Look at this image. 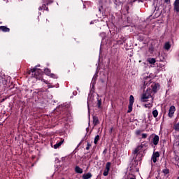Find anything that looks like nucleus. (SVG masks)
Returning <instances> with one entry per match:
<instances>
[{
  "instance_id": "nucleus-7",
  "label": "nucleus",
  "mask_w": 179,
  "mask_h": 179,
  "mask_svg": "<svg viewBox=\"0 0 179 179\" xmlns=\"http://www.w3.org/2000/svg\"><path fill=\"white\" fill-rule=\"evenodd\" d=\"M44 73L50 78H52V79H58V76L54 73H51V70L49 69H45Z\"/></svg>"
},
{
  "instance_id": "nucleus-10",
  "label": "nucleus",
  "mask_w": 179,
  "mask_h": 179,
  "mask_svg": "<svg viewBox=\"0 0 179 179\" xmlns=\"http://www.w3.org/2000/svg\"><path fill=\"white\" fill-rule=\"evenodd\" d=\"M173 10L179 12V0H176L173 3Z\"/></svg>"
},
{
  "instance_id": "nucleus-27",
  "label": "nucleus",
  "mask_w": 179,
  "mask_h": 179,
  "mask_svg": "<svg viewBox=\"0 0 179 179\" xmlns=\"http://www.w3.org/2000/svg\"><path fill=\"white\" fill-rule=\"evenodd\" d=\"M111 165V164L110 162H108L106 165V169L108 171H110V166Z\"/></svg>"
},
{
  "instance_id": "nucleus-19",
  "label": "nucleus",
  "mask_w": 179,
  "mask_h": 179,
  "mask_svg": "<svg viewBox=\"0 0 179 179\" xmlns=\"http://www.w3.org/2000/svg\"><path fill=\"white\" fill-rule=\"evenodd\" d=\"M97 79V76H94L93 78H92V83H91V85L92 86V88L94 87V85H96V80Z\"/></svg>"
},
{
  "instance_id": "nucleus-13",
  "label": "nucleus",
  "mask_w": 179,
  "mask_h": 179,
  "mask_svg": "<svg viewBox=\"0 0 179 179\" xmlns=\"http://www.w3.org/2000/svg\"><path fill=\"white\" fill-rule=\"evenodd\" d=\"M64 139H61L59 142L53 145L54 149H58V148H59V146L64 143Z\"/></svg>"
},
{
  "instance_id": "nucleus-9",
  "label": "nucleus",
  "mask_w": 179,
  "mask_h": 179,
  "mask_svg": "<svg viewBox=\"0 0 179 179\" xmlns=\"http://www.w3.org/2000/svg\"><path fill=\"white\" fill-rule=\"evenodd\" d=\"M174 113H176V107L174 106H172L169 108V117H170L171 118V117H173V115H174Z\"/></svg>"
},
{
  "instance_id": "nucleus-14",
  "label": "nucleus",
  "mask_w": 179,
  "mask_h": 179,
  "mask_svg": "<svg viewBox=\"0 0 179 179\" xmlns=\"http://www.w3.org/2000/svg\"><path fill=\"white\" fill-rule=\"evenodd\" d=\"M0 30H1V31H3L4 33H8L10 31V29L5 26H1Z\"/></svg>"
},
{
  "instance_id": "nucleus-17",
  "label": "nucleus",
  "mask_w": 179,
  "mask_h": 179,
  "mask_svg": "<svg viewBox=\"0 0 179 179\" xmlns=\"http://www.w3.org/2000/svg\"><path fill=\"white\" fill-rule=\"evenodd\" d=\"M92 178V173H87L83 175V179Z\"/></svg>"
},
{
  "instance_id": "nucleus-45",
  "label": "nucleus",
  "mask_w": 179,
  "mask_h": 179,
  "mask_svg": "<svg viewBox=\"0 0 179 179\" xmlns=\"http://www.w3.org/2000/svg\"><path fill=\"white\" fill-rule=\"evenodd\" d=\"M41 92H44V90H41Z\"/></svg>"
},
{
  "instance_id": "nucleus-26",
  "label": "nucleus",
  "mask_w": 179,
  "mask_h": 179,
  "mask_svg": "<svg viewBox=\"0 0 179 179\" xmlns=\"http://www.w3.org/2000/svg\"><path fill=\"white\" fill-rule=\"evenodd\" d=\"M132 106H134V103H129L128 106V110L127 113H131L132 111Z\"/></svg>"
},
{
  "instance_id": "nucleus-11",
  "label": "nucleus",
  "mask_w": 179,
  "mask_h": 179,
  "mask_svg": "<svg viewBox=\"0 0 179 179\" xmlns=\"http://www.w3.org/2000/svg\"><path fill=\"white\" fill-rule=\"evenodd\" d=\"M152 92H154V93L157 92V90H159V87H160V85H159V83H155L153 85H152Z\"/></svg>"
},
{
  "instance_id": "nucleus-49",
  "label": "nucleus",
  "mask_w": 179,
  "mask_h": 179,
  "mask_svg": "<svg viewBox=\"0 0 179 179\" xmlns=\"http://www.w3.org/2000/svg\"><path fill=\"white\" fill-rule=\"evenodd\" d=\"M19 1H22V0H19Z\"/></svg>"
},
{
  "instance_id": "nucleus-40",
  "label": "nucleus",
  "mask_w": 179,
  "mask_h": 179,
  "mask_svg": "<svg viewBox=\"0 0 179 179\" xmlns=\"http://www.w3.org/2000/svg\"><path fill=\"white\" fill-rule=\"evenodd\" d=\"M90 24H93V21H92V22H90Z\"/></svg>"
},
{
  "instance_id": "nucleus-24",
  "label": "nucleus",
  "mask_w": 179,
  "mask_h": 179,
  "mask_svg": "<svg viewBox=\"0 0 179 179\" xmlns=\"http://www.w3.org/2000/svg\"><path fill=\"white\" fill-rule=\"evenodd\" d=\"M135 99L134 98V96L131 95L129 96V104H134Z\"/></svg>"
},
{
  "instance_id": "nucleus-15",
  "label": "nucleus",
  "mask_w": 179,
  "mask_h": 179,
  "mask_svg": "<svg viewBox=\"0 0 179 179\" xmlns=\"http://www.w3.org/2000/svg\"><path fill=\"white\" fill-rule=\"evenodd\" d=\"M147 62H149L151 64V65H155L156 64V59L155 58H148L147 59Z\"/></svg>"
},
{
  "instance_id": "nucleus-44",
  "label": "nucleus",
  "mask_w": 179,
  "mask_h": 179,
  "mask_svg": "<svg viewBox=\"0 0 179 179\" xmlns=\"http://www.w3.org/2000/svg\"><path fill=\"white\" fill-rule=\"evenodd\" d=\"M38 13H39V15H41V13L39 12Z\"/></svg>"
},
{
  "instance_id": "nucleus-36",
  "label": "nucleus",
  "mask_w": 179,
  "mask_h": 179,
  "mask_svg": "<svg viewBox=\"0 0 179 179\" xmlns=\"http://www.w3.org/2000/svg\"><path fill=\"white\" fill-rule=\"evenodd\" d=\"M100 36H101V37H106V33L102 32V33L100 34Z\"/></svg>"
},
{
  "instance_id": "nucleus-5",
  "label": "nucleus",
  "mask_w": 179,
  "mask_h": 179,
  "mask_svg": "<svg viewBox=\"0 0 179 179\" xmlns=\"http://www.w3.org/2000/svg\"><path fill=\"white\" fill-rule=\"evenodd\" d=\"M147 146V144L145 143H142L140 145H138L137 148L133 151L134 155H136L137 153H141L143 150V149H145Z\"/></svg>"
},
{
  "instance_id": "nucleus-35",
  "label": "nucleus",
  "mask_w": 179,
  "mask_h": 179,
  "mask_svg": "<svg viewBox=\"0 0 179 179\" xmlns=\"http://www.w3.org/2000/svg\"><path fill=\"white\" fill-rule=\"evenodd\" d=\"M41 80L42 82H44V83H45L46 85H50V83L47 80L42 79Z\"/></svg>"
},
{
  "instance_id": "nucleus-37",
  "label": "nucleus",
  "mask_w": 179,
  "mask_h": 179,
  "mask_svg": "<svg viewBox=\"0 0 179 179\" xmlns=\"http://www.w3.org/2000/svg\"><path fill=\"white\" fill-rule=\"evenodd\" d=\"M165 3H170V0H164Z\"/></svg>"
},
{
  "instance_id": "nucleus-41",
  "label": "nucleus",
  "mask_w": 179,
  "mask_h": 179,
  "mask_svg": "<svg viewBox=\"0 0 179 179\" xmlns=\"http://www.w3.org/2000/svg\"><path fill=\"white\" fill-rule=\"evenodd\" d=\"M102 83H104V80H101Z\"/></svg>"
},
{
  "instance_id": "nucleus-39",
  "label": "nucleus",
  "mask_w": 179,
  "mask_h": 179,
  "mask_svg": "<svg viewBox=\"0 0 179 179\" xmlns=\"http://www.w3.org/2000/svg\"><path fill=\"white\" fill-rule=\"evenodd\" d=\"M73 94L74 96H76V94H78V92H73Z\"/></svg>"
},
{
  "instance_id": "nucleus-22",
  "label": "nucleus",
  "mask_w": 179,
  "mask_h": 179,
  "mask_svg": "<svg viewBox=\"0 0 179 179\" xmlns=\"http://www.w3.org/2000/svg\"><path fill=\"white\" fill-rule=\"evenodd\" d=\"M152 115H153L154 118L157 117V116L159 115V112L157 111V110L155 109L152 111Z\"/></svg>"
},
{
  "instance_id": "nucleus-33",
  "label": "nucleus",
  "mask_w": 179,
  "mask_h": 179,
  "mask_svg": "<svg viewBox=\"0 0 179 179\" xmlns=\"http://www.w3.org/2000/svg\"><path fill=\"white\" fill-rule=\"evenodd\" d=\"M63 106L62 105H59L57 108H56V111H58L59 110H62L63 108Z\"/></svg>"
},
{
  "instance_id": "nucleus-34",
  "label": "nucleus",
  "mask_w": 179,
  "mask_h": 179,
  "mask_svg": "<svg viewBox=\"0 0 179 179\" xmlns=\"http://www.w3.org/2000/svg\"><path fill=\"white\" fill-rule=\"evenodd\" d=\"M92 145H90V143H87V147H86V150H89V149H90V147H91Z\"/></svg>"
},
{
  "instance_id": "nucleus-18",
  "label": "nucleus",
  "mask_w": 179,
  "mask_h": 179,
  "mask_svg": "<svg viewBox=\"0 0 179 179\" xmlns=\"http://www.w3.org/2000/svg\"><path fill=\"white\" fill-rule=\"evenodd\" d=\"M145 81H144V85H145L147 86L148 82H151L152 81V78L149 76L147 77H144Z\"/></svg>"
},
{
  "instance_id": "nucleus-32",
  "label": "nucleus",
  "mask_w": 179,
  "mask_h": 179,
  "mask_svg": "<svg viewBox=\"0 0 179 179\" xmlns=\"http://www.w3.org/2000/svg\"><path fill=\"white\" fill-rule=\"evenodd\" d=\"M108 171H107V170L105 169V171H104V172L103 173L104 177H107V176H108Z\"/></svg>"
},
{
  "instance_id": "nucleus-46",
  "label": "nucleus",
  "mask_w": 179,
  "mask_h": 179,
  "mask_svg": "<svg viewBox=\"0 0 179 179\" xmlns=\"http://www.w3.org/2000/svg\"><path fill=\"white\" fill-rule=\"evenodd\" d=\"M77 90H79V88H77Z\"/></svg>"
},
{
  "instance_id": "nucleus-3",
  "label": "nucleus",
  "mask_w": 179,
  "mask_h": 179,
  "mask_svg": "<svg viewBox=\"0 0 179 179\" xmlns=\"http://www.w3.org/2000/svg\"><path fill=\"white\" fill-rule=\"evenodd\" d=\"M43 5L38 8V10H47L48 12L49 5L54 3V0H42Z\"/></svg>"
},
{
  "instance_id": "nucleus-28",
  "label": "nucleus",
  "mask_w": 179,
  "mask_h": 179,
  "mask_svg": "<svg viewBox=\"0 0 179 179\" xmlns=\"http://www.w3.org/2000/svg\"><path fill=\"white\" fill-rule=\"evenodd\" d=\"M162 173H164V174H165V176H166V175L169 174V173H170V171H169L168 169H163Z\"/></svg>"
},
{
  "instance_id": "nucleus-38",
  "label": "nucleus",
  "mask_w": 179,
  "mask_h": 179,
  "mask_svg": "<svg viewBox=\"0 0 179 179\" xmlns=\"http://www.w3.org/2000/svg\"><path fill=\"white\" fill-rule=\"evenodd\" d=\"M48 89H51V88H52V87H55V86H52V85H48Z\"/></svg>"
},
{
  "instance_id": "nucleus-30",
  "label": "nucleus",
  "mask_w": 179,
  "mask_h": 179,
  "mask_svg": "<svg viewBox=\"0 0 179 179\" xmlns=\"http://www.w3.org/2000/svg\"><path fill=\"white\" fill-rule=\"evenodd\" d=\"M174 129L176 131H179V123H177L176 124H175Z\"/></svg>"
},
{
  "instance_id": "nucleus-23",
  "label": "nucleus",
  "mask_w": 179,
  "mask_h": 179,
  "mask_svg": "<svg viewBox=\"0 0 179 179\" xmlns=\"http://www.w3.org/2000/svg\"><path fill=\"white\" fill-rule=\"evenodd\" d=\"M99 140H100V136L99 135L96 136L94 138V143L95 145H97V142H99Z\"/></svg>"
},
{
  "instance_id": "nucleus-1",
  "label": "nucleus",
  "mask_w": 179,
  "mask_h": 179,
  "mask_svg": "<svg viewBox=\"0 0 179 179\" xmlns=\"http://www.w3.org/2000/svg\"><path fill=\"white\" fill-rule=\"evenodd\" d=\"M129 170V175L125 176V179H136L135 178V173H138L139 171V168H138V162L134 161L130 166L129 168H128Z\"/></svg>"
},
{
  "instance_id": "nucleus-2",
  "label": "nucleus",
  "mask_w": 179,
  "mask_h": 179,
  "mask_svg": "<svg viewBox=\"0 0 179 179\" xmlns=\"http://www.w3.org/2000/svg\"><path fill=\"white\" fill-rule=\"evenodd\" d=\"M40 65L36 66L34 68L31 69V72L32 73V76L36 79H41V75H43V70L38 69Z\"/></svg>"
},
{
  "instance_id": "nucleus-16",
  "label": "nucleus",
  "mask_w": 179,
  "mask_h": 179,
  "mask_svg": "<svg viewBox=\"0 0 179 179\" xmlns=\"http://www.w3.org/2000/svg\"><path fill=\"white\" fill-rule=\"evenodd\" d=\"M75 171L78 174H82V173H83V169H82L80 167L76 166L75 168Z\"/></svg>"
},
{
  "instance_id": "nucleus-43",
  "label": "nucleus",
  "mask_w": 179,
  "mask_h": 179,
  "mask_svg": "<svg viewBox=\"0 0 179 179\" xmlns=\"http://www.w3.org/2000/svg\"><path fill=\"white\" fill-rule=\"evenodd\" d=\"M103 153H106V150L103 151Z\"/></svg>"
},
{
  "instance_id": "nucleus-21",
  "label": "nucleus",
  "mask_w": 179,
  "mask_h": 179,
  "mask_svg": "<svg viewBox=\"0 0 179 179\" xmlns=\"http://www.w3.org/2000/svg\"><path fill=\"white\" fill-rule=\"evenodd\" d=\"M93 124L94 125H97L99 124V117H96V116L93 117Z\"/></svg>"
},
{
  "instance_id": "nucleus-42",
  "label": "nucleus",
  "mask_w": 179,
  "mask_h": 179,
  "mask_svg": "<svg viewBox=\"0 0 179 179\" xmlns=\"http://www.w3.org/2000/svg\"><path fill=\"white\" fill-rule=\"evenodd\" d=\"M112 131H113V128L110 129V132H112Z\"/></svg>"
},
{
  "instance_id": "nucleus-8",
  "label": "nucleus",
  "mask_w": 179,
  "mask_h": 179,
  "mask_svg": "<svg viewBox=\"0 0 179 179\" xmlns=\"http://www.w3.org/2000/svg\"><path fill=\"white\" fill-rule=\"evenodd\" d=\"M160 157V153L159 152H155L152 155V160L153 163H156L157 162V158Z\"/></svg>"
},
{
  "instance_id": "nucleus-48",
  "label": "nucleus",
  "mask_w": 179,
  "mask_h": 179,
  "mask_svg": "<svg viewBox=\"0 0 179 179\" xmlns=\"http://www.w3.org/2000/svg\"><path fill=\"white\" fill-rule=\"evenodd\" d=\"M62 179H65V178H62Z\"/></svg>"
},
{
  "instance_id": "nucleus-25",
  "label": "nucleus",
  "mask_w": 179,
  "mask_h": 179,
  "mask_svg": "<svg viewBox=\"0 0 179 179\" xmlns=\"http://www.w3.org/2000/svg\"><path fill=\"white\" fill-rule=\"evenodd\" d=\"M97 106H98V108H101V99H97Z\"/></svg>"
},
{
  "instance_id": "nucleus-47",
  "label": "nucleus",
  "mask_w": 179,
  "mask_h": 179,
  "mask_svg": "<svg viewBox=\"0 0 179 179\" xmlns=\"http://www.w3.org/2000/svg\"><path fill=\"white\" fill-rule=\"evenodd\" d=\"M178 179H179V176L178 177Z\"/></svg>"
},
{
  "instance_id": "nucleus-20",
  "label": "nucleus",
  "mask_w": 179,
  "mask_h": 179,
  "mask_svg": "<svg viewBox=\"0 0 179 179\" xmlns=\"http://www.w3.org/2000/svg\"><path fill=\"white\" fill-rule=\"evenodd\" d=\"M164 48V50H169L170 48H171V45L170 44L169 42H166L165 43Z\"/></svg>"
},
{
  "instance_id": "nucleus-6",
  "label": "nucleus",
  "mask_w": 179,
  "mask_h": 179,
  "mask_svg": "<svg viewBox=\"0 0 179 179\" xmlns=\"http://www.w3.org/2000/svg\"><path fill=\"white\" fill-rule=\"evenodd\" d=\"M93 100H94V96L92 94H89L87 98V108L89 117H90V104L93 103Z\"/></svg>"
},
{
  "instance_id": "nucleus-4",
  "label": "nucleus",
  "mask_w": 179,
  "mask_h": 179,
  "mask_svg": "<svg viewBox=\"0 0 179 179\" xmlns=\"http://www.w3.org/2000/svg\"><path fill=\"white\" fill-rule=\"evenodd\" d=\"M148 99H150V101H153V97H152V95L150 94V90H147L143 93L141 96V101H148Z\"/></svg>"
},
{
  "instance_id": "nucleus-29",
  "label": "nucleus",
  "mask_w": 179,
  "mask_h": 179,
  "mask_svg": "<svg viewBox=\"0 0 179 179\" xmlns=\"http://www.w3.org/2000/svg\"><path fill=\"white\" fill-rule=\"evenodd\" d=\"M141 138L143 139H146V138H148V134H145V133L142 134H141Z\"/></svg>"
},
{
  "instance_id": "nucleus-31",
  "label": "nucleus",
  "mask_w": 179,
  "mask_h": 179,
  "mask_svg": "<svg viewBox=\"0 0 179 179\" xmlns=\"http://www.w3.org/2000/svg\"><path fill=\"white\" fill-rule=\"evenodd\" d=\"M141 134H142V131H141V130H136V135L137 136H139V135H141Z\"/></svg>"
},
{
  "instance_id": "nucleus-12",
  "label": "nucleus",
  "mask_w": 179,
  "mask_h": 179,
  "mask_svg": "<svg viewBox=\"0 0 179 179\" xmlns=\"http://www.w3.org/2000/svg\"><path fill=\"white\" fill-rule=\"evenodd\" d=\"M159 136L157 135H155L153 138H152V143L153 145H158L159 143Z\"/></svg>"
}]
</instances>
